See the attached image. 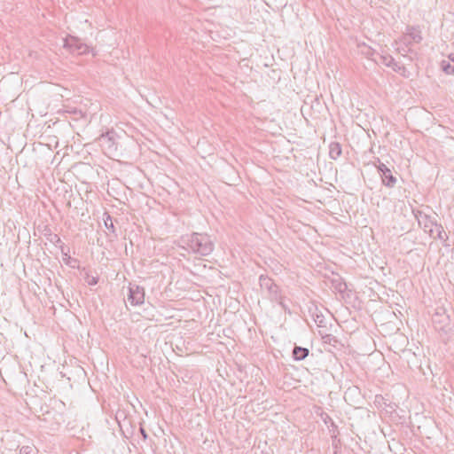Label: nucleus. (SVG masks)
<instances>
[{
    "label": "nucleus",
    "instance_id": "obj_1",
    "mask_svg": "<svg viewBox=\"0 0 454 454\" xmlns=\"http://www.w3.org/2000/svg\"><path fill=\"white\" fill-rule=\"evenodd\" d=\"M422 31L419 26H408L405 32L395 41V51L410 61L419 59L418 51L412 48L413 45L422 42Z\"/></svg>",
    "mask_w": 454,
    "mask_h": 454
},
{
    "label": "nucleus",
    "instance_id": "obj_2",
    "mask_svg": "<svg viewBox=\"0 0 454 454\" xmlns=\"http://www.w3.org/2000/svg\"><path fill=\"white\" fill-rule=\"evenodd\" d=\"M179 246L200 256H207L214 251L215 244L207 233L192 232L183 235L179 239Z\"/></svg>",
    "mask_w": 454,
    "mask_h": 454
},
{
    "label": "nucleus",
    "instance_id": "obj_3",
    "mask_svg": "<svg viewBox=\"0 0 454 454\" xmlns=\"http://www.w3.org/2000/svg\"><path fill=\"white\" fill-rule=\"evenodd\" d=\"M260 287L267 293V297L271 301L277 302L285 310L288 309L285 302V297L278 286L268 276L261 275L259 278Z\"/></svg>",
    "mask_w": 454,
    "mask_h": 454
},
{
    "label": "nucleus",
    "instance_id": "obj_4",
    "mask_svg": "<svg viewBox=\"0 0 454 454\" xmlns=\"http://www.w3.org/2000/svg\"><path fill=\"white\" fill-rule=\"evenodd\" d=\"M115 137L116 134L114 130H108L98 137V144L106 154H114L117 152Z\"/></svg>",
    "mask_w": 454,
    "mask_h": 454
},
{
    "label": "nucleus",
    "instance_id": "obj_5",
    "mask_svg": "<svg viewBox=\"0 0 454 454\" xmlns=\"http://www.w3.org/2000/svg\"><path fill=\"white\" fill-rule=\"evenodd\" d=\"M412 213L418 221L419 225L427 232L430 237H434V225H435V219L426 212L419 209H413Z\"/></svg>",
    "mask_w": 454,
    "mask_h": 454
},
{
    "label": "nucleus",
    "instance_id": "obj_6",
    "mask_svg": "<svg viewBox=\"0 0 454 454\" xmlns=\"http://www.w3.org/2000/svg\"><path fill=\"white\" fill-rule=\"evenodd\" d=\"M64 47L78 54H86L89 51V46L73 35H68L64 39Z\"/></svg>",
    "mask_w": 454,
    "mask_h": 454
},
{
    "label": "nucleus",
    "instance_id": "obj_7",
    "mask_svg": "<svg viewBox=\"0 0 454 454\" xmlns=\"http://www.w3.org/2000/svg\"><path fill=\"white\" fill-rule=\"evenodd\" d=\"M128 301L133 306L143 304L145 301L144 288L137 285H130L129 288Z\"/></svg>",
    "mask_w": 454,
    "mask_h": 454
},
{
    "label": "nucleus",
    "instance_id": "obj_8",
    "mask_svg": "<svg viewBox=\"0 0 454 454\" xmlns=\"http://www.w3.org/2000/svg\"><path fill=\"white\" fill-rule=\"evenodd\" d=\"M377 161L379 162L377 168L380 173L383 184L390 188L394 187L396 184V178L392 175L391 170L384 163L380 162V159Z\"/></svg>",
    "mask_w": 454,
    "mask_h": 454
},
{
    "label": "nucleus",
    "instance_id": "obj_9",
    "mask_svg": "<svg viewBox=\"0 0 454 454\" xmlns=\"http://www.w3.org/2000/svg\"><path fill=\"white\" fill-rule=\"evenodd\" d=\"M43 235L49 242L60 248L63 255L68 256L69 249L66 247L61 239L57 234L53 233L49 227L44 228Z\"/></svg>",
    "mask_w": 454,
    "mask_h": 454
},
{
    "label": "nucleus",
    "instance_id": "obj_10",
    "mask_svg": "<svg viewBox=\"0 0 454 454\" xmlns=\"http://www.w3.org/2000/svg\"><path fill=\"white\" fill-rule=\"evenodd\" d=\"M441 67L447 74H454V53L450 54L448 59L442 60Z\"/></svg>",
    "mask_w": 454,
    "mask_h": 454
},
{
    "label": "nucleus",
    "instance_id": "obj_11",
    "mask_svg": "<svg viewBox=\"0 0 454 454\" xmlns=\"http://www.w3.org/2000/svg\"><path fill=\"white\" fill-rule=\"evenodd\" d=\"M309 354V350L307 348H302L300 346H294L293 349V358L295 361H302L304 360Z\"/></svg>",
    "mask_w": 454,
    "mask_h": 454
},
{
    "label": "nucleus",
    "instance_id": "obj_12",
    "mask_svg": "<svg viewBox=\"0 0 454 454\" xmlns=\"http://www.w3.org/2000/svg\"><path fill=\"white\" fill-rule=\"evenodd\" d=\"M342 153L341 145L339 142H332L329 145V157L332 160H337Z\"/></svg>",
    "mask_w": 454,
    "mask_h": 454
},
{
    "label": "nucleus",
    "instance_id": "obj_13",
    "mask_svg": "<svg viewBox=\"0 0 454 454\" xmlns=\"http://www.w3.org/2000/svg\"><path fill=\"white\" fill-rule=\"evenodd\" d=\"M433 238L438 239L443 241L444 243L448 239V235L446 234L442 225L438 223L437 222L435 223V225H434V237Z\"/></svg>",
    "mask_w": 454,
    "mask_h": 454
},
{
    "label": "nucleus",
    "instance_id": "obj_14",
    "mask_svg": "<svg viewBox=\"0 0 454 454\" xmlns=\"http://www.w3.org/2000/svg\"><path fill=\"white\" fill-rule=\"evenodd\" d=\"M378 59H373L376 63H381L386 67H390L394 64L395 59L389 54H377Z\"/></svg>",
    "mask_w": 454,
    "mask_h": 454
},
{
    "label": "nucleus",
    "instance_id": "obj_15",
    "mask_svg": "<svg viewBox=\"0 0 454 454\" xmlns=\"http://www.w3.org/2000/svg\"><path fill=\"white\" fill-rule=\"evenodd\" d=\"M105 216L106 217L104 218V223H105L106 228L116 236L115 227L114 225L113 219H112L111 215L109 214L106 213Z\"/></svg>",
    "mask_w": 454,
    "mask_h": 454
},
{
    "label": "nucleus",
    "instance_id": "obj_16",
    "mask_svg": "<svg viewBox=\"0 0 454 454\" xmlns=\"http://www.w3.org/2000/svg\"><path fill=\"white\" fill-rule=\"evenodd\" d=\"M395 72L401 74L403 76L407 77V70L404 66L400 65L395 60H394V64L390 67Z\"/></svg>",
    "mask_w": 454,
    "mask_h": 454
},
{
    "label": "nucleus",
    "instance_id": "obj_17",
    "mask_svg": "<svg viewBox=\"0 0 454 454\" xmlns=\"http://www.w3.org/2000/svg\"><path fill=\"white\" fill-rule=\"evenodd\" d=\"M313 318H314L315 323L317 325V326H319V327L325 326V318L322 314H318V313L313 314Z\"/></svg>",
    "mask_w": 454,
    "mask_h": 454
},
{
    "label": "nucleus",
    "instance_id": "obj_18",
    "mask_svg": "<svg viewBox=\"0 0 454 454\" xmlns=\"http://www.w3.org/2000/svg\"><path fill=\"white\" fill-rule=\"evenodd\" d=\"M334 284V287L335 289L340 292V293H343L346 291L347 289V285L346 283H343L341 282L340 279L338 280H333V282Z\"/></svg>",
    "mask_w": 454,
    "mask_h": 454
},
{
    "label": "nucleus",
    "instance_id": "obj_19",
    "mask_svg": "<svg viewBox=\"0 0 454 454\" xmlns=\"http://www.w3.org/2000/svg\"><path fill=\"white\" fill-rule=\"evenodd\" d=\"M36 450L32 446H22L20 450V454H36Z\"/></svg>",
    "mask_w": 454,
    "mask_h": 454
},
{
    "label": "nucleus",
    "instance_id": "obj_20",
    "mask_svg": "<svg viewBox=\"0 0 454 454\" xmlns=\"http://www.w3.org/2000/svg\"><path fill=\"white\" fill-rule=\"evenodd\" d=\"M364 54H365L367 56V58H369L372 60H373V59H378L377 58L378 53L371 47H367L366 51H364Z\"/></svg>",
    "mask_w": 454,
    "mask_h": 454
},
{
    "label": "nucleus",
    "instance_id": "obj_21",
    "mask_svg": "<svg viewBox=\"0 0 454 454\" xmlns=\"http://www.w3.org/2000/svg\"><path fill=\"white\" fill-rule=\"evenodd\" d=\"M85 281L89 286H95L98 282V278L86 274Z\"/></svg>",
    "mask_w": 454,
    "mask_h": 454
},
{
    "label": "nucleus",
    "instance_id": "obj_22",
    "mask_svg": "<svg viewBox=\"0 0 454 454\" xmlns=\"http://www.w3.org/2000/svg\"><path fill=\"white\" fill-rule=\"evenodd\" d=\"M322 419L326 425H328V423H331L332 426L334 425L333 419L330 418L328 414H325V417L322 416Z\"/></svg>",
    "mask_w": 454,
    "mask_h": 454
},
{
    "label": "nucleus",
    "instance_id": "obj_23",
    "mask_svg": "<svg viewBox=\"0 0 454 454\" xmlns=\"http://www.w3.org/2000/svg\"><path fill=\"white\" fill-rule=\"evenodd\" d=\"M444 315V309H438L437 311L435 312L434 317H433V320L434 322H435V317H438V316H443Z\"/></svg>",
    "mask_w": 454,
    "mask_h": 454
},
{
    "label": "nucleus",
    "instance_id": "obj_24",
    "mask_svg": "<svg viewBox=\"0 0 454 454\" xmlns=\"http://www.w3.org/2000/svg\"><path fill=\"white\" fill-rule=\"evenodd\" d=\"M141 434L143 435V438L145 440L147 438V434L145 430L143 427H140Z\"/></svg>",
    "mask_w": 454,
    "mask_h": 454
},
{
    "label": "nucleus",
    "instance_id": "obj_25",
    "mask_svg": "<svg viewBox=\"0 0 454 454\" xmlns=\"http://www.w3.org/2000/svg\"><path fill=\"white\" fill-rule=\"evenodd\" d=\"M67 112H68V113H70V114H77L79 111H78L76 108H73V109H71V110H68Z\"/></svg>",
    "mask_w": 454,
    "mask_h": 454
},
{
    "label": "nucleus",
    "instance_id": "obj_26",
    "mask_svg": "<svg viewBox=\"0 0 454 454\" xmlns=\"http://www.w3.org/2000/svg\"><path fill=\"white\" fill-rule=\"evenodd\" d=\"M333 454H340V451L338 450L337 446L334 447Z\"/></svg>",
    "mask_w": 454,
    "mask_h": 454
}]
</instances>
